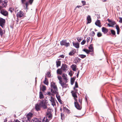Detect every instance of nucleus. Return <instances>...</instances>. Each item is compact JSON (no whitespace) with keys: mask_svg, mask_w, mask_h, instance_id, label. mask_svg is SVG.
<instances>
[{"mask_svg":"<svg viewBox=\"0 0 122 122\" xmlns=\"http://www.w3.org/2000/svg\"><path fill=\"white\" fill-rule=\"evenodd\" d=\"M41 107L44 109L47 108L46 104L44 100L40 101V103L39 104H37L35 106V108L37 111L40 110Z\"/></svg>","mask_w":122,"mask_h":122,"instance_id":"1","label":"nucleus"},{"mask_svg":"<svg viewBox=\"0 0 122 122\" xmlns=\"http://www.w3.org/2000/svg\"><path fill=\"white\" fill-rule=\"evenodd\" d=\"M81 100L79 99L78 101H75L74 102L75 107L78 109H80L81 108V107L80 106L81 104Z\"/></svg>","mask_w":122,"mask_h":122,"instance_id":"2","label":"nucleus"},{"mask_svg":"<svg viewBox=\"0 0 122 122\" xmlns=\"http://www.w3.org/2000/svg\"><path fill=\"white\" fill-rule=\"evenodd\" d=\"M51 92L53 93H54L57 90V88L55 82H52L51 83Z\"/></svg>","mask_w":122,"mask_h":122,"instance_id":"3","label":"nucleus"},{"mask_svg":"<svg viewBox=\"0 0 122 122\" xmlns=\"http://www.w3.org/2000/svg\"><path fill=\"white\" fill-rule=\"evenodd\" d=\"M5 19L1 18H0V26L3 29L5 27Z\"/></svg>","mask_w":122,"mask_h":122,"instance_id":"4","label":"nucleus"},{"mask_svg":"<svg viewBox=\"0 0 122 122\" xmlns=\"http://www.w3.org/2000/svg\"><path fill=\"white\" fill-rule=\"evenodd\" d=\"M61 68L62 70L65 72H66L69 69L68 66L65 64L62 65Z\"/></svg>","mask_w":122,"mask_h":122,"instance_id":"5","label":"nucleus"},{"mask_svg":"<svg viewBox=\"0 0 122 122\" xmlns=\"http://www.w3.org/2000/svg\"><path fill=\"white\" fill-rule=\"evenodd\" d=\"M60 44L61 45H64L67 47L68 46L70 45L69 42H67L66 40L61 41Z\"/></svg>","mask_w":122,"mask_h":122,"instance_id":"6","label":"nucleus"},{"mask_svg":"<svg viewBox=\"0 0 122 122\" xmlns=\"http://www.w3.org/2000/svg\"><path fill=\"white\" fill-rule=\"evenodd\" d=\"M32 115V114L31 113H29L26 116V119L27 121L25 122V121H24V122H30V120L31 118Z\"/></svg>","mask_w":122,"mask_h":122,"instance_id":"7","label":"nucleus"},{"mask_svg":"<svg viewBox=\"0 0 122 122\" xmlns=\"http://www.w3.org/2000/svg\"><path fill=\"white\" fill-rule=\"evenodd\" d=\"M71 93H72V96L74 98L75 101L77 100V94H78L77 92L75 91H72L71 92Z\"/></svg>","mask_w":122,"mask_h":122,"instance_id":"8","label":"nucleus"},{"mask_svg":"<svg viewBox=\"0 0 122 122\" xmlns=\"http://www.w3.org/2000/svg\"><path fill=\"white\" fill-rule=\"evenodd\" d=\"M0 13L3 15L6 16L8 15V13L5 9H2L0 11Z\"/></svg>","mask_w":122,"mask_h":122,"instance_id":"9","label":"nucleus"},{"mask_svg":"<svg viewBox=\"0 0 122 122\" xmlns=\"http://www.w3.org/2000/svg\"><path fill=\"white\" fill-rule=\"evenodd\" d=\"M49 100L53 106H54L56 105V100L54 97H51V98L49 99Z\"/></svg>","mask_w":122,"mask_h":122,"instance_id":"10","label":"nucleus"},{"mask_svg":"<svg viewBox=\"0 0 122 122\" xmlns=\"http://www.w3.org/2000/svg\"><path fill=\"white\" fill-rule=\"evenodd\" d=\"M24 15V14L23 12L20 10L19 12L17 13L16 16L17 18H21L23 17Z\"/></svg>","mask_w":122,"mask_h":122,"instance_id":"11","label":"nucleus"},{"mask_svg":"<svg viewBox=\"0 0 122 122\" xmlns=\"http://www.w3.org/2000/svg\"><path fill=\"white\" fill-rule=\"evenodd\" d=\"M67 76V75L65 73L62 74V76L64 80V82L65 83H66L68 82V79Z\"/></svg>","mask_w":122,"mask_h":122,"instance_id":"12","label":"nucleus"},{"mask_svg":"<svg viewBox=\"0 0 122 122\" xmlns=\"http://www.w3.org/2000/svg\"><path fill=\"white\" fill-rule=\"evenodd\" d=\"M59 83L62 86L63 89L66 87L67 85L66 84V83H64L62 81H59Z\"/></svg>","mask_w":122,"mask_h":122,"instance_id":"13","label":"nucleus"},{"mask_svg":"<svg viewBox=\"0 0 122 122\" xmlns=\"http://www.w3.org/2000/svg\"><path fill=\"white\" fill-rule=\"evenodd\" d=\"M41 118H34L32 120L31 122H41Z\"/></svg>","mask_w":122,"mask_h":122,"instance_id":"14","label":"nucleus"},{"mask_svg":"<svg viewBox=\"0 0 122 122\" xmlns=\"http://www.w3.org/2000/svg\"><path fill=\"white\" fill-rule=\"evenodd\" d=\"M110 22V24H108V25L109 26L113 27V25L116 24L115 22L114 21H109Z\"/></svg>","mask_w":122,"mask_h":122,"instance_id":"15","label":"nucleus"},{"mask_svg":"<svg viewBox=\"0 0 122 122\" xmlns=\"http://www.w3.org/2000/svg\"><path fill=\"white\" fill-rule=\"evenodd\" d=\"M7 0H5L2 2V7L3 8L6 6L7 5Z\"/></svg>","mask_w":122,"mask_h":122,"instance_id":"16","label":"nucleus"},{"mask_svg":"<svg viewBox=\"0 0 122 122\" xmlns=\"http://www.w3.org/2000/svg\"><path fill=\"white\" fill-rule=\"evenodd\" d=\"M102 31L104 34H106L108 32V30L104 27H103L102 28Z\"/></svg>","mask_w":122,"mask_h":122,"instance_id":"17","label":"nucleus"},{"mask_svg":"<svg viewBox=\"0 0 122 122\" xmlns=\"http://www.w3.org/2000/svg\"><path fill=\"white\" fill-rule=\"evenodd\" d=\"M95 25L97 26L101 27V25L100 20H97L95 22Z\"/></svg>","mask_w":122,"mask_h":122,"instance_id":"18","label":"nucleus"},{"mask_svg":"<svg viewBox=\"0 0 122 122\" xmlns=\"http://www.w3.org/2000/svg\"><path fill=\"white\" fill-rule=\"evenodd\" d=\"M87 24L91 22V19L90 15H88L87 18Z\"/></svg>","mask_w":122,"mask_h":122,"instance_id":"19","label":"nucleus"},{"mask_svg":"<svg viewBox=\"0 0 122 122\" xmlns=\"http://www.w3.org/2000/svg\"><path fill=\"white\" fill-rule=\"evenodd\" d=\"M71 68H72L73 71H76V65L73 64L71 66Z\"/></svg>","mask_w":122,"mask_h":122,"instance_id":"20","label":"nucleus"},{"mask_svg":"<svg viewBox=\"0 0 122 122\" xmlns=\"http://www.w3.org/2000/svg\"><path fill=\"white\" fill-rule=\"evenodd\" d=\"M73 46L76 48H78L79 47V44L78 43H73Z\"/></svg>","mask_w":122,"mask_h":122,"instance_id":"21","label":"nucleus"},{"mask_svg":"<svg viewBox=\"0 0 122 122\" xmlns=\"http://www.w3.org/2000/svg\"><path fill=\"white\" fill-rule=\"evenodd\" d=\"M49 120L46 117H44L42 119V122H49Z\"/></svg>","mask_w":122,"mask_h":122,"instance_id":"22","label":"nucleus"},{"mask_svg":"<svg viewBox=\"0 0 122 122\" xmlns=\"http://www.w3.org/2000/svg\"><path fill=\"white\" fill-rule=\"evenodd\" d=\"M63 71L61 69H58L57 71V74L61 75Z\"/></svg>","mask_w":122,"mask_h":122,"instance_id":"23","label":"nucleus"},{"mask_svg":"<svg viewBox=\"0 0 122 122\" xmlns=\"http://www.w3.org/2000/svg\"><path fill=\"white\" fill-rule=\"evenodd\" d=\"M116 28L117 31V34H119L120 32V28L118 25H116Z\"/></svg>","mask_w":122,"mask_h":122,"instance_id":"24","label":"nucleus"},{"mask_svg":"<svg viewBox=\"0 0 122 122\" xmlns=\"http://www.w3.org/2000/svg\"><path fill=\"white\" fill-rule=\"evenodd\" d=\"M83 51H84L87 54L89 53L90 52H92V50L90 51L86 49H83Z\"/></svg>","mask_w":122,"mask_h":122,"instance_id":"25","label":"nucleus"},{"mask_svg":"<svg viewBox=\"0 0 122 122\" xmlns=\"http://www.w3.org/2000/svg\"><path fill=\"white\" fill-rule=\"evenodd\" d=\"M56 66L57 67L60 66L61 65V61H58L56 62Z\"/></svg>","mask_w":122,"mask_h":122,"instance_id":"26","label":"nucleus"},{"mask_svg":"<svg viewBox=\"0 0 122 122\" xmlns=\"http://www.w3.org/2000/svg\"><path fill=\"white\" fill-rule=\"evenodd\" d=\"M44 83L46 85H48V80L46 77L45 78V80L44 81Z\"/></svg>","mask_w":122,"mask_h":122,"instance_id":"27","label":"nucleus"},{"mask_svg":"<svg viewBox=\"0 0 122 122\" xmlns=\"http://www.w3.org/2000/svg\"><path fill=\"white\" fill-rule=\"evenodd\" d=\"M47 114V117H48V118L49 119H51L52 117V115L51 114L49 113V114L48 115V114Z\"/></svg>","mask_w":122,"mask_h":122,"instance_id":"28","label":"nucleus"},{"mask_svg":"<svg viewBox=\"0 0 122 122\" xmlns=\"http://www.w3.org/2000/svg\"><path fill=\"white\" fill-rule=\"evenodd\" d=\"M40 98V99L43 98L44 96L42 92H40L39 93Z\"/></svg>","mask_w":122,"mask_h":122,"instance_id":"29","label":"nucleus"},{"mask_svg":"<svg viewBox=\"0 0 122 122\" xmlns=\"http://www.w3.org/2000/svg\"><path fill=\"white\" fill-rule=\"evenodd\" d=\"M79 56L82 58H84L86 56V55H79Z\"/></svg>","mask_w":122,"mask_h":122,"instance_id":"30","label":"nucleus"},{"mask_svg":"<svg viewBox=\"0 0 122 122\" xmlns=\"http://www.w3.org/2000/svg\"><path fill=\"white\" fill-rule=\"evenodd\" d=\"M74 52L73 50L71 51L69 53V54L70 56H72L74 54Z\"/></svg>","mask_w":122,"mask_h":122,"instance_id":"31","label":"nucleus"},{"mask_svg":"<svg viewBox=\"0 0 122 122\" xmlns=\"http://www.w3.org/2000/svg\"><path fill=\"white\" fill-rule=\"evenodd\" d=\"M89 49L91 50V51L92 50V52L93 51V49L92 45L91 44L90 45L89 47Z\"/></svg>","mask_w":122,"mask_h":122,"instance_id":"32","label":"nucleus"},{"mask_svg":"<svg viewBox=\"0 0 122 122\" xmlns=\"http://www.w3.org/2000/svg\"><path fill=\"white\" fill-rule=\"evenodd\" d=\"M3 34V30L2 29L0 28V35L2 36Z\"/></svg>","mask_w":122,"mask_h":122,"instance_id":"33","label":"nucleus"},{"mask_svg":"<svg viewBox=\"0 0 122 122\" xmlns=\"http://www.w3.org/2000/svg\"><path fill=\"white\" fill-rule=\"evenodd\" d=\"M46 90V87L45 86H43L42 88V91L44 92Z\"/></svg>","mask_w":122,"mask_h":122,"instance_id":"34","label":"nucleus"},{"mask_svg":"<svg viewBox=\"0 0 122 122\" xmlns=\"http://www.w3.org/2000/svg\"><path fill=\"white\" fill-rule=\"evenodd\" d=\"M47 111L49 113H51L53 111L50 108H49L47 109Z\"/></svg>","mask_w":122,"mask_h":122,"instance_id":"35","label":"nucleus"},{"mask_svg":"<svg viewBox=\"0 0 122 122\" xmlns=\"http://www.w3.org/2000/svg\"><path fill=\"white\" fill-rule=\"evenodd\" d=\"M97 35L98 37H100L102 36V35L101 32H99L97 33Z\"/></svg>","mask_w":122,"mask_h":122,"instance_id":"36","label":"nucleus"},{"mask_svg":"<svg viewBox=\"0 0 122 122\" xmlns=\"http://www.w3.org/2000/svg\"><path fill=\"white\" fill-rule=\"evenodd\" d=\"M111 32L113 35H115V32L114 30H111Z\"/></svg>","mask_w":122,"mask_h":122,"instance_id":"37","label":"nucleus"},{"mask_svg":"<svg viewBox=\"0 0 122 122\" xmlns=\"http://www.w3.org/2000/svg\"><path fill=\"white\" fill-rule=\"evenodd\" d=\"M56 96L58 101L59 102H61V100L60 99V97L59 96L57 97V96Z\"/></svg>","mask_w":122,"mask_h":122,"instance_id":"38","label":"nucleus"},{"mask_svg":"<svg viewBox=\"0 0 122 122\" xmlns=\"http://www.w3.org/2000/svg\"><path fill=\"white\" fill-rule=\"evenodd\" d=\"M58 79L59 80V81H62L61 80L62 78L60 76H58Z\"/></svg>","mask_w":122,"mask_h":122,"instance_id":"39","label":"nucleus"},{"mask_svg":"<svg viewBox=\"0 0 122 122\" xmlns=\"http://www.w3.org/2000/svg\"><path fill=\"white\" fill-rule=\"evenodd\" d=\"M86 42V41L84 40H83L81 42V44L82 45H84Z\"/></svg>","mask_w":122,"mask_h":122,"instance_id":"40","label":"nucleus"},{"mask_svg":"<svg viewBox=\"0 0 122 122\" xmlns=\"http://www.w3.org/2000/svg\"><path fill=\"white\" fill-rule=\"evenodd\" d=\"M78 87V84L77 82H76L75 83V86L74 87L77 88Z\"/></svg>","mask_w":122,"mask_h":122,"instance_id":"41","label":"nucleus"},{"mask_svg":"<svg viewBox=\"0 0 122 122\" xmlns=\"http://www.w3.org/2000/svg\"><path fill=\"white\" fill-rule=\"evenodd\" d=\"M77 39L79 42H80L81 40V38L79 37H77Z\"/></svg>","mask_w":122,"mask_h":122,"instance_id":"42","label":"nucleus"},{"mask_svg":"<svg viewBox=\"0 0 122 122\" xmlns=\"http://www.w3.org/2000/svg\"><path fill=\"white\" fill-rule=\"evenodd\" d=\"M119 22L120 23H122V18L119 17Z\"/></svg>","mask_w":122,"mask_h":122,"instance_id":"43","label":"nucleus"},{"mask_svg":"<svg viewBox=\"0 0 122 122\" xmlns=\"http://www.w3.org/2000/svg\"><path fill=\"white\" fill-rule=\"evenodd\" d=\"M81 2L83 5H84L86 4V2L85 1H82Z\"/></svg>","mask_w":122,"mask_h":122,"instance_id":"44","label":"nucleus"},{"mask_svg":"<svg viewBox=\"0 0 122 122\" xmlns=\"http://www.w3.org/2000/svg\"><path fill=\"white\" fill-rule=\"evenodd\" d=\"M92 36H94L95 35V33L94 31H92Z\"/></svg>","mask_w":122,"mask_h":122,"instance_id":"45","label":"nucleus"},{"mask_svg":"<svg viewBox=\"0 0 122 122\" xmlns=\"http://www.w3.org/2000/svg\"><path fill=\"white\" fill-rule=\"evenodd\" d=\"M74 90L73 91H75V92H77L78 91L77 89H76L75 87H74Z\"/></svg>","mask_w":122,"mask_h":122,"instance_id":"46","label":"nucleus"},{"mask_svg":"<svg viewBox=\"0 0 122 122\" xmlns=\"http://www.w3.org/2000/svg\"><path fill=\"white\" fill-rule=\"evenodd\" d=\"M64 56L63 55H61L59 56V57H60L62 58H64Z\"/></svg>","mask_w":122,"mask_h":122,"instance_id":"47","label":"nucleus"},{"mask_svg":"<svg viewBox=\"0 0 122 122\" xmlns=\"http://www.w3.org/2000/svg\"><path fill=\"white\" fill-rule=\"evenodd\" d=\"M26 0H21V2L22 3H25Z\"/></svg>","mask_w":122,"mask_h":122,"instance_id":"48","label":"nucleus"},{"mask_svg":"<svg viewBox=\"0 0 122 122\" xmlns=\"http://www.w3.org/2000/svg\"><path fill=\"white\" fill-rule=\"evenodd\" d=\"M79 73V71H78L77 72V74H76V77H78V76Z\"/></svg>","mask_w":122,"mask_h":122,"instance_id":"49","label":"nucleus"},{"mask_svg":"<svg viewBox=\"0 0 122 122\" xmlns=\"http://www.w3.org/2000/svg\"><path fill=\"white\" fill-rule=\"evenodd\" d=\"M15 122H20V121L17 119L15 120Z\"/></svg>","mask_w":122,"mask_h":122,"instance_id":"50","label":"nucleus"},{"mask_svg":"<svg viewBox=\"0 0 122 122\" xmlns=\"http://www.w3.org/2000/svg\"><path fill=\"white\" fill-rule=\"evenodd\" d=\"M47 74H48V77H50V73L49 72H48V73H47Z\"/></svg>","mask_w":122,"mask_h":122,"instance_id":"51","label":"nucleus"},{"mask_svg":"<svg viewBox=\"0 0 122 122\" xmlns=\"http://www.w3.org/2000/svg\"><path fill=\"white\" fill-rule=\"evenodd\" d=\"M69 74L70 76H71L72 75V74L70 72H69Z\"/></svg>","mask_w":122,"mask_h":122,"instance_id":"52","label":"nucleus"},{"mask_svg":"<svg viewBox=\"0 0 122 122\" xmlns=\"http://www.w3.org/2000/svg\"><path fill=\"white\" fill-rule=\"evenodd\" d=\"M81 7V6H77L76 7V8H79L80 7Z\"/></svg>","mask_w":122,"mask_h":122,"instance_id":"53","label":"nucleus"},{"mask_svg":"<svg viewBox=\"0 0 122 122\" xmlns=\"http://www.w3.org/2000/svg\"><path fill=\"white\" fill-rule=\"evenodd\" d=\"M3 8V7L2 6H0V11L2 9V8Z\"/></svg>","mask_w":122,"mask_h":122,"instance_id":"54","label":"nucleus"},{"mask_svg":"<svg viewBox=\"0 0 122 122\" xmlns=\"http://www.w3.org/2000/svg\"><path fill=\"white\" fill-rule=\"evenodd\" d=\"M33 0H30V2L31 4Z\"/></svg>","mask_w":122,"mask_h":122,"instance_id":"55","label":"nucleus"},{"mask_svg":"<svg viewBox=\"0 0 122 122\" xmlns=\"http://www.w3.org/2000/svg\"><path fill=\"white\" fill-rule=\"evenodd\" d=\"M47 94H48V95H50L51 94V93L50 92H48V93Z\"/></svg>","mask_w":122,"mask_h":122,"instance_id":"56","label":"nucleus"},{"mask_svg":"<svg viewBox=\"0 0 122 122\" xmlns=\"http://www.w3.org/2000/svg\"><path fill=\"white\" fill-rule=\"evenodd\" d=\"M89 39H90L89 38H87V42H89Z\"/></svg>","mask_w":122,"mask_h":122,"instance_id":"57","label":"nucleus"},{"mask_svg":"<svg viewBox=\"0 0 122 122\" xmlns=\"http://www.w3.org/2000/svg\"><path fill=\"white\" fill-rule=\"evenodd\" d=\"M107 0H102V1L103 2H105Z\"/></svg>","mask_w":122,"mask_h":122,"instance_id":"58","label":"nucleus"},{"mask_svg":"<svg viewBox=\"0 0 122 122\" xmlns=\"http://www.w3.org/2000/svg\"><path fill=\"white\" fill-rule=\"evenodd\" d=\"M63 114H62V113H61V118L62 119V116H63Z\"/></svg>","mask_w":122,"mask_h":122,"instance_id":"59","label":"nucleus"},{"mask_svg":"<svg viewBox=\"0 0 122 122\" xmlns=\"http://www.w3.org/2000/svg\"><path fill=\"white\" fill-rule=\"evenodd\" d=\"M71 81H72V82H74V80L73 79H72L71 80Z\"/></svg>","mask_w":122,"mask_h":122,"instance_id":"60","label":"nucleus"},{"mask_svg":"<svg viewBox=\"0 0 122 122\" xmlns=\"http://www.w3.org/2000/svg\"><path fill=\"white\" fill-rule=\"evenodd\" d=\"M7 120H5L4 122H6Z\"/></svg>","mask_w":122,"mask_h":122,"instance_id":"61","label":"nucleus"},{"mask_svg":"<svg viewBox=\"0 0 122 122\" xmlns=\"http://www.w3.org/2000/svg\"><path fill=\"white\" fill-rule=\"evenodd\" d=\"M120 28L121 29H122V25L121 26Z\"/></svg>","mask_w":122,"mask_h":122,"instance_id":"62","label":"nucleus"},{"mask_svg":"<svg viewBox=\"0 0 122 122\" xmlns=\"http://www.w3.org/2000/svg\"><path fill=\"white\" fill-rule=\"evenodd\" d=\"M76 8H75V10H76Z\"/></svg>","mask_w":122,"mask_h":122,"instance_id":"63","label":"nucleus"}]
</instances>
